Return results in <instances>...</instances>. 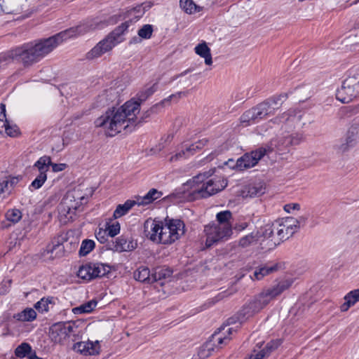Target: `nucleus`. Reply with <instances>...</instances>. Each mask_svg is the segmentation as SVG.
<instances>
[{
	"instance_id": "338daca9",
	"label": "nucleus",
	"mask_w": 359,
	"mask_h": 359,
	"mask_svg": "<svg viewBox=\"0 0 359 359\" xmlns=\"http://www.w3.org/2000/svg\"><path fill=\"white\" fill-rule=\"evenodd\" d=\"M6 117V106L4 104H0V119Z\"/></svg>"
},
{
	"instance_id": "dca6fc26",
	"label": "nucleus",
	"mask_w": 359,
	"mask_h": 359,
	"mask_svg": "<svg viewBox=\"0 0 359 359\" xmlns=\"http://www.w3.org/2000/svg\"><path fill=\"white\" fill-rule=\"evenodd\" d=\"M162 223L151 218L147 219L144 224V235L153 242L158 243L159 233Z\"/></svg>"
},
{
	"instance_id": "20e7f679",
	"label": "nucleus",
	"mask_w": 359,
	"mask_h": 359,
	"mask_svg": "<svg viewBox=\"0 0 359 359\" xmlns=\"http://www.w3.org/2000/svg\"><path fill=\"white\" fill-rule=\"evenodd\" d=\"M215 172L210 169L203 173H200L187 182V186L191 189V194L194 198H207L223 190L227 186L226 179L215 177L208 180Z\"/></svg>"
},
{
	"instance_id": "473e14b6",
	"label": "nucleus",
	"mask_w": 359,
	"mask_h": 359,
	"mask_svg": "<svg viewBox=\"0 0 359 359\" xmlns=\"http://www.w3.org/2000/svg\"><path fill=\"white\" fill-rule=\"evenodd\" d=\"M0 133L14 137L18 134L17 127L11 126L6 117L0 119Z\"/></svg>"
},
{
	"instance_id": "2f4dec72",
	"label": "nucleus",
	"mask_w": 359,
	"mask_h": 359,
	"mask_svg": "<svg viewBox=\"0 0 359 359\" xmlns=\"http://www.w3.org/2000/svg\"><path fill=\"white\" fill-rule=\"evenodd\" d=\"M91 266L95 278L103 277L111 271V267L108 264L102 263H91Z\"/></svg>"
},
{
	"instance_id": "c85d7f7f",
	"label": "nucleus",
	"mask_w": 359,
	"mask_h": 359,
	"mask_svg": "<svg viewBox=\"0 0 359 359\" xmlns=\"http://www.w3.org/2000/svg\"><path fill=\"white\" fill-rule=\"evenodd\" d=\"M13 318L22 322L33 321L36 318V312L32 308H26L21 312L15 314Z\"/></svg>"
},
{
	"instance_id": "a878e982",
	"label": "nucleus",
	"mask_w": 359,
	"mask_h": 359,
	"mask_svg": "<svg viewBox=\"0 0 359 359\" xmlns=\"http://www.w3.org/2000/svg\"><path fill=\"white\" fill-rule=\"evenodd\" d=\"M195 52L197 55L205 59V63L207 65H210L212 63V55L210 48L207 46L205 42L199 43L195 47Z\"/></svg>"
},
{
	"instance_id": "a18cd8bd",
	"label": "nucleus",
	"mask_w": 359,
	"mask_h": 359,
	"mask_svg": "<svg viewBox=\"0 0 359 359\" xmlns=\"http://www.w3.org/2000/svg\"><path fill=\"white\" fill-rule=\"evenodd\" d=\"M0 181L1 183H4V184H6L7 194H10L11 192V189L13 188L14 186H15L18 183L19 179L18 177L9 176L4 177Z\"/></svg>"
},
{
	"instance_id": "f8f14e48",
	"label": "nucleus",
	"mask_w": 359,
	"mask_h": 359,
	"mask_svg": "<svg viewBox=\"0 0 359 359\" xmlns=\"http://www.w3.org/2000/svg\"><path fill=\"white\" fill-rule=\"evenodd\" d=\"M358 96L359 75L346 78L336 93L337 99L342 103H348Z\"/></svg>"
},
{
	"instance_id": "680f3d73",
	"label": "nucleus",
	"mask_w": 359,
	"mask_h": 359,
	"mask_svg": "<svg viewBox=\"0 0 359 359\" xmlns=\"http://www.w3.org/2000/svg\"><path fill=\"white\" fill-rule=\"evenodd\" d=\"M208 142V140L206 138H203L202 140H200L197 142H196L194 144L195 147L198 151L201 149H203Z\"/></svg>"
},
{
	"instance_id": "6e6552de",
	"label": "nucleus",
	"mask_w": 359,
	"mask_h": 359,
	"mask_svg": "<svg viewBox=\"0 0 359 359\" xmlns=\"http://www.w3.org/2000/svg\"><path fill=\"white\" fill-rule=\"evenodd\" d=\"M86 198L80 190L67 191L58 207L60 219L63 223L72 222L76 216V211L79 210Z\"/></svg>"
},
{
	"instance_id": "5701e85b",
	"label": "nucleus",
	"mask_w": 359,
	"mask_h": 359,
	"mask_svg": "<svg viewBox=\"0 0 359 359\" xmlns=\"http://www.w3.org/2000/svg\"><path fill=\"white\" fill-rule=\"evenodd\" d=\"M344 303L340 306V310L342 312L347 311L350 307L359 302V289L353 290L346 294L344 297Z\"/></svg>"
},
{
	"instance_id": "ddd939ff",
	"label": "nucleus",
	"mask_w": 359,
	"mask_h": 359,
	"mask_svg": "<svg viewBox=\"0 0 359 359\" xmlns=\"http://www.w3.org/2000/svg\"><path fill=\"white\" fill-rule=\"evenodd\" d=\"M226 326H222L218 329V332H215L211 336L209 341H206L201 351V355L208 356V355L203 354V352L208 351L209 353L211 351H214L215 348H221L222 345H226L231 340L230 335L233 332H235L233 327H229L224 332L222 331L225 330Z\"/></svg>"
},
{
	"instance_id": "c756f323",
	"label": "nucleus",
	"mask_w": 359,
	"mask_h": 359,
	"mask_svg": "<svg viewBox=\"0 0 359 359\" xmlns=\"http://www.w3.org/2000/svg\"><path fill=\"white\" fill-rule=\"evenodd\" d=\"M52 164L51 158L48 156H43L39 158L34 164V168H36L39 174H46L49 170L50 165Z\"/></svg>"
},
{
	"instance_id": "b1692460",
	"label": "nucleus",
	"mask_w": 359,
	"mask_h": 359,
	"mask_svg": "<svg viewBox=\"0 0 359 359\" xmlns=\"http://www.w3.org/2000/svg\"><path fill=\"white\" fill-rule=\"evenodd\" d=\"M162 193L155 189H151L144 196H138L136 198L137 205H145L152 203L154 201L160 198Z\"/></svg>"
},
{
	"instance_id": "9d476101",
	"label": "nucleus",
	"mask_w": 359,
	"mask_h": 359,
	"mask_svg": "<svg viewBox=\"0 0 359 359\" xmlns=\"http://www.w3.org/2000/svg\"><path fill=\"white\" fill-rule=\"evenodd\" d=\"M266 231L267 234L276 231V238H274V247H276L292 237L297 232V228L292 217H288L273 223L266 224Z\"/></svg>"
},
{
	"instance_id": "0eeeda50",
	"label": "nucleus",
	"mask_w": 359,
	"mask_h": 359,
	"mask_svg": "<svg viewBox=\"0 0 359 359\" xmlns=\"http://www.w3.org/2000/svg\"><path fill=\"white\" fill-rule=\"evenodd\" d=\"M217 224H209L205 226L204 231L206 235L205 245L208 248L217 242L230 237L232 233L230 219L232 213L229 210L218 212L216 215Z\"/></svg>"
},
{
	"instance_id": "09e8293b",
	"label": "nucleus",
	"mask_w": 359,
	"mask_h": 359,
	"mask_svg": "<svg viewBox=\"0 0 359 359\" xmlns=\"http://www.w3.org/2000/svg\"><path fill=\"white\" fill-rule=\"evenodd\" d=\"M153 32V27L151 25H144L139 31L138 36L140 38L148 39L151 38Z\"/></svg>"
},
{
	"instance_id": "4c0bfd02",
	"label": "nucleus",
	"mask_w": 359,
	"mask_h": 359,
	"mask_svg": "<svg viewBox=\"0 0 359 359\" xmlns=\"http://www.w3.org/2000/svg\"><path fill=\"white\" fill-rule=\"evenodd\" d=\"M64 247L57 241L55 243H53L52 245H49L46 248V251L48 253L51 254L53 257H60L63 255Z\"/></svg>"
},
{
	"instance_id": "c03bdc74",
	"label": "nucleus",
	"mask_w": 359,
	"mask_h": 359,
	"mask_svg": "<svg viewBox=\"0 0 359 359\" xmlns=\"http://www.w3.org/2000/svg\"><path fill=\"white\" fill-rule=\"evenodd\" d=\"M47 180V174H39L32 181L29 186V189H40Z\"/></svg>"
},
{
	"instance_id": "603ef678",
	"label": "nucleus",
	"mask_w": 359,
	"mask_h": 359,
	"mask_svg": "<svg viewBox=\"0 0 359 359\" xmlns=\"http://www.w3.org/2000/svg\"><path fill=\"white\" fill-rule=\"evenodd\" d=\"M266 224L260 229L259 233L266 239L271 242V245L274 246V238H276V231H273L270 234L266 233Z\"/></svg>"
},
{
	"instance_id": "37998d69",
	"label": "nucleus",
	"mask_w": 359,
	"mask_h": 359,
	"mask_svg": "<svg viewBox=\"0 0 359 359\" xmlns=\"http://www.w3.org/2000/svg\"><path fill=\"white\" fill-rule=\"evenodd\" d=\"M32 351L31 346L27 343H22L15 350V354L18 358H25Z\"/></svg>"
},
{
	"instance_id": "412c9836",
	"label": "nucleus",
	"mask_w": 359,
	"mask_h": 359,
	"mask_svg": "<svg viewBox=\"0 0 359 359\" xmlns=\"http://www.w3.org/2000/svg\"><path fill=\"white\" fill-rule=\"evenodd\" d=\"M278 269V266L277 264L273 265H269L268 264L262 265L255 269L253 273V276H251V278L252 280H260L266 276L276 271Z\"/></svg>"
},
{
	"instance_id": "6e6d98bb",
	"label": "nucleus",
	"mask_w": 359,
	"mask_h": 359,
	"mask_svg": "<svg viewBox=\"0 0 359 359\" xmlns=\"http://www.w3.org/2000/svg\"><path fill=\"white\" fill-rule=\"evenodd\" d=\"M236 292V290L234 289H229V290H226L224 292H222L220 293H219L216 297H215V299H216V301L218 302V301H220L222 300V299H224V297H227L229 296H231L233 294H234Z\"/></svg>"
},
{
	"instance_id": "bb28decb",
	"label": "nucleus",
	"mask_w": 359,
	"mask_h": 359,
	"mask_svg": "<svg viewBox=\"0 0 359 359\" xmlns=\"http://www.w3.org/2000/svg\"><path fill=\"white\" fill-rule=\"evenodd\" d=\"M133 277L136 280L140 282L152 283L151 273L147 266H140L134 271Z\"/></svg>"
},
{
	"instance_id": "f3484780",
	"label": "nucleus",
	"mask_w": 359,
	"mask_h": 359,
	"mask_svg": "<svg viewBox=\"0 0 359 359\" xmlns=\"http://www.w3.org/2000/svg\"><path fill=\"white\" fill-rule=\"evenodd\" d=\"M132 25V20H128L123 22L121 25L115 28L105 39L110 43H113V48L118 43L124 40L123 35L128 30V27Z\"/></svg>"
},
{
	"instance_id": "4d7b16f0",
	"label": "nucleus",
	"mask_w": 359,
	"mask_h": 359,
	"mask_svg": "<svg viewBox=\"0 0 359 359\" xmlns=\"http://www.w3.org/2000/svg\"><path fill=\"white\" fill-rule=\"evenodd\" d=\"M223 151H224V148L219 147V148L215 149V151H213L212 152H211L209 155H208L205 157V159L207 161H211L212 160H213L215 157H217L219 154H220Z\"/></svg>"
},
{
	"instance_id": "6ab92c4d",
	"label": "nucleus",
	"mask_w": 359,
	"mask_h": 359,
	"mask_svg": "<svg viewBox=\"0 0 359 359\" xmlns=\"http://www.w3.org/2000/svg\"><path fill=\"white\" fill-rule=\"evenodd\" d=\"M113 48V43H110L104 39L93 47L88 53L87 58L93 60L100 57L104 53L111 50Z\"/></svg>"
},
{
	"instance_id": "393cba45",
	"label": "nucleus",
	"mask_w": 359,
	"mask_h": 359,
	"mask_svg": "<svg viewBox=\"0 0 359 359\" xmlns=\"http://www.w3.org/2000/svg\"><path fill=\"white\" fill-rule=\"evenodd\" d=\"M135 205H137V200H127L123 204L118 205L114 212V217L117 219L126 215Z\"/></svg>"
},
{
	"instance_id": "69168bd1",
	"label": "nucleus",
	"mask_w": 359,
	"mask_h": 359,
	"mask_svg": "<svg viewBox=\"0 0 359 359\" xmlns=\"http://www.w3.org/2000/svg\"><path fill=\"white\" fill-rule=\"evenodd\" d=\"M280 344L281 341L279 339L275 341H271L270 343L267 344L266 348L270 350H273L278 348L280 345Z\"/></svg>"
},
{
	"instance_id": "f257e3e1",
	"label": "nucleus",
	"mask_w": 359,
	"mask_h": 359,
	"mask_svg": "<svg viewBox=\"0 0 359 359\" xmlns=\"http://www.w3.org/2000/svg\"><path fill=\"white\" fill-rule=\"evenodd\" d=\"M90 29L91 26L82 24L47 39L25 43L1 55L0 62L10 58L21 63L25 67H30L52 52L63 41L83 35Z\"/></svg>"
},
{
	"instance_id": "f03ea898",
	"label": "nucleus",
	"mask_w": 359,
	"mask_h": 359,
	"mask_svg": "<svg viewBox=\"0 0 359 359\" xmlns=\"http://www.w3.org/2000/svg\"><path fill=\"white\" fill-rule=\"evenodd\" d=\"M158 88L155 83L150 86H146L137 94V101L131 100L126 102L120 108L112 107L95 121L97 127H102L108 136L113 137L120 132L122 128H128L124 126L127 121H130L140 112V103L151 96Z\"/></svg>"
},
{
	"instance_id": "7c9ffc66",
	"label": "nucleus",
	"mask_w": 359,
	"mask_h": 359,
	"mask_svg": "<svg viewBox=\"0 0 359 359\" xmlns=\"http://www.w3.org/2000/svg\"><path fill=\"white\" fill-rule=\"evenodd\" d=\"M97 304V302L95 299H92L88 302L81 304L77 307L73 308L72 312L76 315L89 313L93 311V309L96 307Z\"/></svg>"
},
{
	"instance_id": "58836bf2",
	"label": "nucleus",
	"mask_w": 359,
	"mask_h": 359,
	"mask_svg": "<svg viewBox=\"0 0 359 359\" xmlns=\"http://www.w3.org/2000/svg\"><path fill=\"white\" fill-rule=\"evenodd\" d=\"M180 5L187 13L192 14L199 11L198 6L192 0H180Z\"/></svg>"
},
{
	"instance_id": "e2e57ef3",
	"label": "nucleus",
	"mask_w": 359,
	"mask_h": 359,
	"mask_svg": "<svg viewBox=\"0 0 359 359\" xmlns=\"http://www.w3.org/2000/svg\"><path fill=\"white\" fill-rule=\"evenodd\" d=\"M184 149H185L186 151L187 152V154L189 157L194 155L198 151L196 149V148L195 147L194 144H192L188 147H186Z\"/></svg>"
},
{
	"instance_id": "1a4fd4ad",
	"label": "nucleus",
	"mask_w": 359,
	"mask_h": 359,
	"mask_svg": "<svg viewBox=\"0 0 359 359\" xmlns=\"http://www.w3.org/2000/svg\"><path fill=\"white\" fill-rule=\"evenodd\" d=\"M49 337L52 342L64 345L69 339L72 341L77 340L79 338V330L74 323L60 322L50 327Z\"/></svg>"
},
{
	"instance_id": "8fccbe9b",
	"label": "nucleus",
	"mask_w": 359,
	"mask_h": 359,
	"mask_svg": "<svg viewBox=\"0 0 359 359\" xmlns=\"http://www.w3.org/2000/svg\"><path fill=\"white\" fill-rule=\"evenodd\" d=\"M264 193V188L262 185H252L248 188V194L250 197L260 196Z\"/></svg>"
},
{
	"instance_id": "3c124183",
	"label": "nucleus",
	"mask_w": 359,
	"mask_h": 359,
	"mask_svg": "<svg viewBox=\"0 0 359 359\" xmlns=\"http://www.w3.org/2000/svg\"><path fill=\"white\" fill-rule=\"evenodd\" d=\"M187 153V152L186 151L185 149L182 148L180 151L177 152L175 155H172L170 158L169 161L170 162H175V161H180L182 159H186V158H189Z\"/></svg>"
},
{
	"instance_id": "39448f33",
	"label": "nucleus",
	"mask_w": 359,
	"mask_h": 359,
	"mask_svg": "<svg viewBox=\"0 0 359 359\" xmlns=\"http://www.w3.org/2000/svg\"><path fill=\"white\" fill-rule=\"evenodd\" d=\"M286 98L287 95H280L259 103L242 114L240 118L241 123L247 126L266 118L273 114Z\"/></svg>"
},
{
	"instance_id": "f704fd0d",
	"label": "nucleus",
	"mask_w": 359,
	"mask_h": 359,
	"mask_svg": "<svg viewBox=\"0 0 359 359\" xmlns=\"http://www.w3.org/2000/svg\"><path fill=\"white\" fill-rule=\"evenodd\" d=\"M79 278L86 280H90L95 278L94 273L93 272L91 263L86 264L81 266L77 273Z\"/></svg>"
},
{
	"instance_id": "c9c22d12",
	"label": "nucleus",
	"mask_w": 359,
	"mask_h": 359,
	"mask_svg": "<svg viewBox=\"0 0 359 359\" xmlns=\"http://www.w3.org/2000/svg\"><path fill=\"white\" fill-rule=\"evenodd\" d=\"M172 275V271L168 269H164L162 267L156 268L154 273H151V281L152 283L162 279L170 277Z\"/></svg>"
},
{
	"instance_id": "423d86ee",
	"label": "nucleus",
	"mask_w": 359,
	"mask_h": 359,
	"mask_svg": "<svg viewBox=\"0 0 359 359\" xmlns=\"http://www.w3.org/2000/svg\"><path fill=\"white\" fill-rule=\"evenodd\" d=\"M293 280L291 278L281 280L276 285L264 290L255 301L250 302L243 307L241 313L243 317H249L266 306L272 299L279 296L291 287Z\"/></svg>"
},
{
	"instance_id": "e433bc0d",
	"label": "nucleus",
	"mask_w": 359,
	"mask_h": 359,
	"mask_svg": "<svg viewBox=\"0 0 359 359\" xmlns=\"http://www.w3.org/2000/svg\"><path fill=\"white\" fill-rule=\"evenodd\" d=\"M52 304H54L53 297H43L34 304V308L41 313L48 312Z\"/></svg>"
},
{
	"instance_id": "de8ad7c7",
	"label": "nucleus",
	"mask_w": 359,
	"mask_h": 359,
	"mask_svg": "<svg viewBox=\"0 0 359 359\" xmlns=\"http://www.w3.org/2000/svg\"><path fill=\"white\" fill-rule=\"evenodd\" d=\"M256 242L257 236L253 233H250L240 239L239 245L242 248H246Z\"/></svg>"
},
{
	"instance_id": "cd10ccee",
	"label": "nucleus",
	"mask_w": 359,
	"mask_h": 359,
	"mask_svg": "<svg viewBox=\"0 0 359 359\" xmlns=\"http://www.w3.org/2000/svg\"><path fill=\"white\" fill-rule=\"evenodd\" d=\"M187 95H188V92H185V91H180V92H177V93L172 94L168 98L164 99L158 104H156V105L152 107L150 109V110H149L146 112L145 116L146 117L149 116L150 115V114L152 112H156L158 108L163 107L164 104L169 103L171 100H172V99L179 100V99L182 98V97H186Z\"/></svg>"
},
{
	"instance_id": "49530a36",
	"label": "nucleus",
	"mask_w": 359,
	"mask_h": 359,
	"mask_svg": "<svg viewBox=\"0 0 359 359\" xmlns=\"http://www.w3.org/2000/svg\"><path fill=\"white\" fill-rule=\"evenodd\" d=\"M105 230L107 231L108 236L114 237L120 232V224L118 222L107 223L106 224Z\"/></svg>"
},
{
	"instance_id": "72a5a7b5",
	"label": "nucleus",
	"mask_w": 359,
	"mask_h": 359,
	"mask_svg": "<svg viewBox=\"0 0 359 359\" xmlns=\"http://www.w3.org/2000/svg\"><path fill=\"white\" fill-rule=\"evenodd\" d=\"M295 93L298 99L301 100L310 97L313 93V88L310 85H302L295 88Z\"/></svg>"
},
{
	"instance_id": "9b49d317",
	"label": "nucleus",
	"mask_w": 359,
	"mask_h": 359,
	"mask_svg": "<svg viewBox=\"0 0 359 359\" xmlns=\"http://www.w3.org/2000/svg\"><path fill=\"white\" fill-rule=\"evenodd\" d=\"M160 232L158 243L171 244L184 235L185 225L178 219H165Z\"/></svg>"
},
{
	"instance_id": "5fc2aeb1",
	"label": "nucleus",
	"mask_w": 359,
	"mask_h": 359,
	"mask_svg": "<svg viewBox=\"0 0 359 359\" xmlns=\"http://www.w3.org/2000/svg\"><path fill=\"white\" fill-rule=\"evenodd\" d=\"M292 219L294 221V226H296L297 231L301 226L305 225L308 219V217L306 215L300 216L298 218H294L292 217Z\"/></svg>"
},
{
	"instance_id": "774afa93",
	"label": "nucleus",
	"mask_w": 359,
	"mask_h": 359,
	"mask_svg": "<svg viewBox=\"0 0 359 359\" xmlns=\"http://www.w3.org/2000/svg\"><path fill=\"white\" fill-rule=\"evenodd\" d=\"M248 226V224L246 222L241 223V224H236L235 226V229L238 231L244 230Z\"/></svg>"
},
{
	"instance_id": "7ed1b4c3",
	"label": "nucleus",
	"mask_w": 359,
	"mask_h": 359,
	"mask_svg": "<svg viewBox=\"0 0 359 359\" xmlns=\"http://www.w3.org/2000/svg\"><path fill=\"white\" fill-rule=\"evenodd\" d=\"M303 113L297 109H289L271 121L281 124L282 133L273 138L270 144L280 151H283L291 146L299 144L304 141V135L301 133H290L294 128L300 125Z\"/></svg>"
},
{
	"instance_id": "0e129e2a",
	"label": "nucleus",
	"mask_w": 359,
	"mask_h": 359,
	"mask_svg": "<svg viewBox=\"0 0 359 359\" xmlns=\"http://www.w3.org/2000/svg\"><path fill=\"white\" fill-rule=\"evenodd\" d=\"M265 355H266V351L264 349H263L255 355L254 354L251 355L249 359H263L264 357L265 356Z\"/></svg>"
},
{
	"instance_id": "2eb2a0df",
	"label": "nucleus",
	"mask_w": 359,
	"mask_h": 359,
	"mask_svg": "<svg viewBox=\"0 0 359 359\" xmlns=\"http://www.w3.org/2000/svg\"><path fill=\"white\" fill-rule=\"evenodd\" d=\"M359 141V124L353 123L348 128L344 142L337 146L339 152L347 151L350 148L353 147Z\"/></svg>"
},
{
	"instance_id": "13d9d810",
	"label": "nucleus",
	"mask_w": 359,
	"mask_h": 359,
	"mask_svg": "<svg viewBox=\"0 0 359 359\" xmlns=\"http://www.w3.org/2000/svg\"><path fill=\"white\" fill-rule=\"evenodd\" d=\"M50 166L52 167V170L54 172L62 171L67 168V165L66 163H55L53 162Z\"/></svg>"
},
{
	"instance_id": "bf43d9fd",
	"label": "nucleus",
	"mask_w": 359,
	"mask_h": 359,
	"mask_svg": "<svg viewBox=\"0 0 359 359\" xmlns=\"http://www.w3.org/2000/svg\"><path fill=\"white\" fill-rule=\"evenodd\" d=\"M300 209V205L299 203H288L284 205L285 211L290 213L292 210H299Z\"/></svg>"
},
{
	"instance_id": "a19ab883",
	"label": "nucleus",
	"mask_w": 359,
	"mask_h": 359,
	"mask_svg": "<svg viewBox=\"0 0 359 359\" xmlns=\"http://www.w3.org/2000/svg\"><path fill=\"white\" fill-rule=\"evenodd\" d=\"M6 218L13 224L18 223L22 218V212L18 209L8 210L6 213Z\"/></svg>"
},
{
	"instance_id": "ea45409f",
	"label": "nucleus",
	"mask_w": 359,
	"mask_h": 359,
	"mask_svg": "<svg viewBox=\"0 0 359 359\" xmlns=\"http://www.w3.org/2000/svg\"><path fill=\"white\" fill-rule=\"evenodd\" d=\"M129 20H132V24L137 22L144 14V7L142 5H139L135 8L128 11Z\"/></svg>"
},
{
	"instance_id": "052dcab7",
	"label": "nucleus",
	"mask_w": 359,
	"mask_h": 359,
	"mask_svg": "<svg viewBox=\"0 0 359 359\" xmlns=\"http://www.w3.org/2000/svg\"><path fill=\"white\" fill-rule=\"evenodd\" d=\"M11 283V280H8L6 283H2L0 285V294H5L8 292Z\"/></svg>"
},
{
	"instance_id": "4468645a",
	"label": "nucleus",
	"mask_w": 359,
	"mask_h": 359,
	"mask_svg": "<svg viewBox=\"0 0 359 359\" xmlns=\"http://www.w3.org/2000/svg\"><path fill=\"white\" fill-rule=\"evenodd\" d=\"M273 148L275 147L271 145L269 149L260 147L250 154H244L237 160L236 164V168L239 170H243L255 166L268 151H271Z\"/></svg>"
},
{
	"instance_id": "864d4df0",
	"label": "nucleus",
	"mask_w": 359,
	"mask_h": 359,
	"mask_svg": "<svg viewBox=\"0 0 359 359\" xmlns=\"http://www.w3.org/2000/svg\"><path fill=\"white\" fill-rule=\"evenodd\" d=\"M108 233L105 229H100L98 231L95 233V236L97 241L100 243H104L107 241Z\"/></svg>"
},
{
	"instance_id": "aec40b11",
	"label": "nucleus",
	"mask_w": 359,
	"mask_h": 359,
	"mask_svg": "<svg viewBox=\"0 0 359 359\" xmlns=\"http://www.w3.org/2000/svg\"><path fill=\"white\" fill-rule=\"evenodd\" d=\"M136 247V242L132 240L128 241L125 236H121L113 243L112 249L116 252H127L133 250Z\"/></svg>"
},
{
	"instance_id": "79ce46f5",
	"label": "nucleus",
	"mask_w": 359,
	"mask_h": 359,
	"mask_svg": "<svg viewBox=\"0 0 359 359\" xmlns=\"http://www.w3.org/2000/svg\"><path fill=\"white\" fill-rule=\"evenodd\" d=\"M95 248V242L93 240L86 239L82 241L79 250L80 256H86Z\"/></svg>"
},
{
	"instance_id": "4be33fe9",
	"label": "nucleus",
	"mask_w": 359,
	"mask_h": 359,
	"mask_svg": "<svg viewBox=\"0 0 359 359\" xmlns=\"http://www.w3.org/2000/svg\"><path fill=\"white\" fill-rule=\"evenodd\" d=\"M118 92L114 88L106 90L102 94L98 96V103L100 106H105L109 103L117 102Z\"/></svg>"
},
{
	"instance_id": "a211bd4d",
	"label": "nucleus",
	"mask_w": 359,
	"mask_h": 359,
	"mask_svg": "<svg viewBox=\"0 0 359 359\" xmlns=\"http://www.w3.org/2000/svg\"><path fill=\"white\" fill-rule=\"evenodd\" d=\"M72 348L74 351L85 355L98 354L100 351L97 341L94 343L90 341L77 342L74 344Z\"/></svg>"
}]
</instances>
